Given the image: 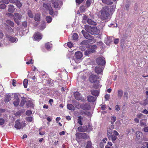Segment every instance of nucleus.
I'll list each match as a JSON object with an SVG mask.
<instances>
[{
    "mask_svg": "<svg viewBox=\"0 0 148 148\" xmlns=\"http://www.w3.org/2000/svg\"><path fill=\"white\" fill-rule=\"evenodd\" d=\"M109 15V8L107 6L103 7L97 14L99 18L103 20H106Z\"/></svg>",
    "mask_w": 148,
    "mask_h": 148,
    "instance_id": "f257e3e1",
    "label": "nucleus"
},
{
    "mask_svg": "<svg viewBox=\"0 0 148 148\" xmlns=\"http://www.w3.org/2000/svg\"><path fill=\"white\" fill-rule=\"evenodd\" d=\"M85 29L87 32L92 35L97 34L99 32V30L96 27H92L87 25L85 26Z\"/></svg>",
    "mask_w": 148,
    "mask_h": 148,
    "instance_id": "f03ea898",
    "label": "nucleus"
},
{
    "mask_svg": "<svg viewBox=\"0 0 148 148\" xmlns=\"http://www.w3.org/2000/svg\"><path fill=\"white\" fill-rule=\"evenodd\" d=\"M92 129V127L90 125H88V126L85 125L79 127L77 128V130L80 132H89Z\"/></svg>",
    "mask_w": 148,
    "mask_h": 148,
    "instance_id": "7ed1b4c3",
    "label": "nucleus"
},
{
    "mask_svg": "<svg viewBox=\"0 0 148 148\" xmlns=\"http://www.w3.org/2000/svg\"><path fill=\"white\" fill-rule=\"evenodd\" d=\"M97 46L95 45H90L88 46V48L90 49H88L84 52V54L86 56H88L91 53H94L95 52V49L97 48Z\"/></svg>",
    "mask_w": 148,
    "mask_h": 148,
    "instance_id": "20e7f679",
    "label": "nucleus"
},
{
    "mask_svg": "<svg viewBox=\"0 0 148 148\" xmlns=\"http://www.w3.org/2000/svg\"><path fill=\"white\" fill-rule=\"evenodd\" d=\"M75 62L78 63L81 62L82 58L83 56V55L81 52L80 51H77L75 53Z\"/></svg>",
    "mask_w": 148,
    "mask_h": 148,
    "instance_id": "39448f33",
    "label": "nucleus"
},
{
    "mask_svg": "<svg viewBox=\"0 0 148 148\" xmlns=\"http://www.w3.org/2000/svg\"><path fill=\"white\" fill-rule=\"evenodd\" d=\"M14 20L18 25H20V21L18 20H21L22 18V16L21 14L17 13H14Z\"/></svg>",
    "mask_w": 148,
    "mask_h": 148,
    "instance_id": "423d86ee",
    "label": "nucleus"
},
{
    "mask_svg": "<svg viewBox=\"0 0 148 148\" xmlns=\"http://www.w3.org/2000/svg\"><path fill=\"white\" fill-rule=\"evenodd\" d=\"M75 136L78 139H84L88 138L89 136L85 133L77 132L75 134Z\"/></svg>",
    "mask_w": 148,
    "mask_h": 148,
    "instance_id": "0eeeda50",
    "label": "nucleus"
},
{
    "mask_svg": "<svg viewBox=\"0 0 148 148\" xmlns=\"http://www.w3.org/2000/svg\"><path fill=\"white\" fill-rule=\"evenodd\" d=\"M98 78V76L94 75H90L89 77L90 82L94 83H95L96 82L97 83H99V81L97 80Z\"/></svg>",
    "mask_w": 148,
    "mask_h": 148,
    "instance_id": "6e6552de",
    "label": "nucleus"
},
{
    "mask_svg": "<svg viewBox=\"0 0 148 148\" xmlns=\"http://www.w3.org/2000/svg\"><path fill=\"white\" fill-rule=\"evenodd\" d=\"M96 61L98 65H105L106 63L105 59L103 57L98 58Z\"/></svg>",
    "mask_w": 148,
    "mask_h": 148,
    "instance_id": "1a4fd4ad",
    "label": "nucleus"
},
{
    "mask_svg": "<svg viewBox=\"0 0 148 148\" xmlns=\"http://www.w3.org/2000/svg\"><path fill=\"white\" fill-rule=\"evenodd\" d=\"M91 41L92 40H86L82 41L81 42L80 45V48L81 50L82 51H84L85 50V48L84 47V48H83V46L85 45H87L91 42Z\"/></svg>",
    "mask_w": 148,
    "mask_h": 148,
    "instance_id": "9d476101",
    "label": "nucleus"
},
{
    "mask_svg": "<svg viewBox=\"0 0 148 148\" xmlns=\"http://www.w3.org/2000/svg\"><path fill=\"white\" fill-rule=\"evenodd\" d=\"M6 36L8 40L12 43H15L18 41V39L15 37H12L8 35H6Z\"/></svg>",
    "mask_w": 148,
    "mask_h": 148,
    "instance_id": "9b49d317",
    "label": "nucleus"
},
{
    "mask_svg": "<svg viewBox=\"0 0 148 148\" xmlns=\"http://www.w3.org/2000/svg\"><path fill=\"white\" fill-rule=\"evenodd\" d=\"M84 37L86 39H88L87 40H91L92 41V40H95L87 32H86L84 31V30H82L81 32Z\"/></svg>",
    "mask_w": 148,
    "mask_h": 148,
    "instance_id": "f8f14e48",
    "label": "nucleus"
},
{
    "mask_svg": "<svg viewBox=\"0 0 148 148\" xmlns=\"http://www.w3.org/2000/svg\"><path fill=\"white\" fill-rule=\"evenodd\" d=\"M80 108L84 110H88L90 108V105L87 103L82 104L80 105Z\"/></svg>",
    "mask_w": 148,
    "mask_h": 148,
    "instance_id": "ddd939ff",
    "label": "nucleus"
},
{
    "mask_svg": "<svg viewBox=\"0 0 148 148\" xmlns=\"http://www.w3.org/2000/svg\"><path fill=\"white\" fill-rule=\"evenodd\" d=\"M75 98L77 100H79L81 99L82 95L78 92H75L74 93Z\"/></svg>",
    "mask_w": 148,
    "mask_h": 148,
    "instance_id": "4468645a",
    "label": "nucleus"
},
{
    "mask_svg": "<svg viewBox=\"0 0 148 148\" xmlns=\"http://www.w3.org/2000/svg\"><path fill=\"white\" fill-rule=\"evenodd\" d=\"M15 123V124L14 126L15 128H16L17 129H20L22 128V124L18 121V120H17L16 121Z\"/></svg>",
    "mask_w": 148,
    "mask_h": 148,
    "instance_id": "2eb2a0df",
    "label": "nucleus"
},
{
    "mask_svg": "<svg viewBox=\"0 0 148 148\" xmlns=\"http://www.w3.org/2000/svg\"><path fill=\"white\" fill-rule=\"evenodd\" d=\"M6 24L5 25V26L6 27H9L8 25L12 27H13L14 26V23L10 20H7L6 21Z\"/></svg>",
    "mask_w": 148,
    "mask_h": 148,
    "instance_id": "dca6fc26",
    "label": "nucleus"
},
{
    "mask_svg": "<svg viewBox=\"0 0 148 148\" xmlns=\"http://www.w3.org/2000/svg\"><path fill=\"white\" fill-rule=\"evenodd\" d=\"M103 4L106 5H111L113 4V2L111 0H101Z\"/></svg>",
    "mask_w": 148,
    "mask_h": 148,
    "instance_id": "f3484780",
    "label": "nucleus"
},
{
    "mask_svg": "<svg viewBox=\"0 0 148 148\" xmlns=\"http://www.w3.org/2000/svg\"><path fill=\"white\" fill-rule=\"evenodd\" d=\"M87 100L89 102H94L96 100V98L93 96L89 95L87 96Z\"/></svg>",
    "mask_w": 148,
    "mask_h": 148,
    "instance_id": "a211bd4d",
    "label": "nucleus"
},
{
    "mask_svg": "<svg viewBox=\"0 0 148 148\" xmlns=\"http://www.w3.org/2000/svg\"><path fill=\"white\" fill-rule=\"evenodd\" d=\"M129 90V88H125V92H124V98L125 100H127L128 99V94L127 92V91Z\"/></svg>",
    "mask_w": 148,
    "mask_h": 148,
    "instance_id": "6ab92c4d",
    "label": "nucleus"
},
{
    "mask_svg": "<svg viewBox=\"0 0 148 148\" xmlns=\"http://www.w3.org/2000/svg\"><path fill=\"white\" fill-rule=\"evenodd\" d=\"M34 38L36 40H40L42 38L41 34L39 33H37L34 35Z\"/></svg>",
    "mask_w": 148,
    "mask_h": 148,
    "instance_id": "aec40b11",
    "label": "nucleus"
},
{
    "mask_svg": "<svg viewBox=\"0 0 148 148\" xmlns=\"http://www.w3.org/2000/svg\"><path fill=\"white\" fill-rule=\"evenodd\" d=\"M136 138L138 139H141L143 136V134L141 132L137 131L136 132Z\"/></svg>",
    "mask_w": 148,
    "mask_h": 148,
    "instance_id": "412c9836",
    "label": "nucleus"
},
{
    "mask_svg": "<svg viewBox=\"0 0 148 148\" xmlns=\"http://www.w3.org/2000/svg\"><path fill=\"white\" fill-rule=\"evenodd\" d=\"M15 10V8L14 6L11 5H8V11L9 12L11 13H13Z\"/></svg>",
    "mask_w": 148,
    "mask_h": 148,
    "instance_id": "4be33fe9",
    "label": "nucleus"
},
{
    "mask_svg": "<svg viewBox=\"0 0 148 148\" xmlns=\"http://www.w3.org/2000/svg\"><path fill=\"white\" fill-rule=\"evenodd\" d=\"M103 70L102 68L96 66L95 69V71L97 74H99Z\"/></svg>",
    "mask_w": 148,
    "mask_h": 148,
    "instance_id": "5701e85b",
    "label": "nucleus"
},
{
    "mask_svg": "<svg viewBox=\"0 0 148 148\" xmlns=\"http://www.w3.org/2000/svg\"><path fill=\"white\" fill-rule=\"evenodd\" d=\"M113 41L112 37H109L105 40V42L107 45H109L110 43Z\"/></svg>",
    "mask_w": 148,
    "mask_h": 148,
    "instance_id": "b1692460",
    "label": "nucleus"
},
{
    "mask_svg": "<svg viewBox=\"0 0 148 148\" xmlns=\"http://www.w3.org/2000/svg\"><path fill=\"white\" fill-rule=\"evenodd\" d=\"M11 96L9 94H7L5 95L4 101L5 102H8L10 100Z\"/></svg>",
    "mask_w": 148,
    "mask_h": 148,
    "instance_id": "393cba45",
    "label": "nucleus"
},
{
    "mask_svg": "<svg viewBox=\"0 0 148 148\" xmlns=\"http://www.w3.org/2000/svg\"><path fill=\"white\" fill-rule=\"evenodd\" d=\"M91 92L92 95L95 96H98L99 94V92L97 90H92Z\"/></svg>",
    "mask_w": 148,
    "mask_h": 148,
    "instance_id": "a878e982",
    "label": "nucleus"
},
{
    "mask_svg": "<svg viewBox=\"0 0 148 148\" xmlns=\"http://www.w3.org/2000/svg\"><path fill=\"white\" fill-rule=\"evenodd\" d=\"M147 121V120L146 119H144L140 120V125L141 126H146Z\"/></svg>",
    "mask_w": 148,
    "mask_h": 148,
    "instance_id": "bb28decb",
    "label": "nucleus"
},
{
    "mask_svg": "<svg viewBox=\"0 0 148 148\" xmlns=\"http://www.w3.org/2000/svg\"><path fill=\"white\" fill-rule=\"evenodd\" d=\"M26 105L27 107H31L33 106V104L30 100H28L26 101Z\"/></svg>",
    "mask_w": 148,
    "mask_h": 148,
    "instance_id": "cd10ccee",
    "label": "nucleus"
},
{
    "mask_svg": "<svg viewBox=\"0 0 148 148\" xmlns=\"http://www.w3.org/2000/svg\"><path fill=\"white\" fill-rule=\"evenodd\" d=\"M43 6L46 10H47L51 8V5L48 4L44 3L43 5Z\"/></svg>",
    "mask_w": 148,
    "mask_h": 148,
    "instance_id": "c85d7f7f",
    "label": "nucleus"
},
{
    "mask_svg": "<svg viewBox=\"0 0 148 148\" xmlns=\"http://www.w3.org/2000/svg\"><path fill=\"white\" fill-rule=\"evenodd\" d=\"M87 23L89 24L93 25H96L97 24L95 22L93 21L92 19L89 18L87 19Z\"/></svg>",
    "mask_w": 148,
    "mask_h": 148,
    "instance_id": "c756f323",
    "label": "nucleus"
},
{
    "mask_svg": "<svg viewBox=\"0 0 148 148\" xmlns=\"http://www.w3.org/2000/svg\"><path fill=\"white\" fill-rule=\"evenodd\" d=\"M51 2L52 4H53V6L55 8H58L59 4L58 2L54 0L52 1Z\"/></svg>",
    "mask_w": 148,
    "mask_h": 148,
    "instance_id": "7c9ffc66",
    "label": "nucleus"
},
{
    "mask_svg": "<svg viewBox=\"0 0 148 148\" xmlns=\"http://www.w3.org/2000/svg\"><path fill=\"white\" fill-rule=\"evenodd\" d=\"M67 108L68 109L70 110H75L74 107L71 104H68L67 105Z\"/></svg>",
    "mask_w": 148,
    "mask_h": 148,
    "instance_id": "2f4dec72",
    "label": "nucleus"
},
{
    "mask_svg": "<svg viewBox=\"0 0 148 148\" xmlns=\"http://www.w3.org/2000/svg\"><path fill=\"white\" fill-rule=\"evenodd\" d=\"M118 96L119 98L121 99L123 95V91L121 90H119L118 91Z\"/></svg>",
    "mask_w": 148,
    "mask_h": 148,
    "instance_id": "473e14b6",
    "label": "nucleus"
},
{
    "mask_svg": "<svg viewBox=\"0 0 148 148\" xmlns=\"http://www.w3.org/2000/svg\"><path fill=\"white\" fill-rule=\"evenodd\" d=\"M34 19L35 21H39L40 20V15L38 14H35L34 17Z\"/></svg>",
    "mask_w": 148,
    "mask_h": 148,
    "instance_id": "72a5a7b5",
    "label": "nucleus"
},
{
    "mask_svg": "<svg viewBox=\"0 0 148 148\" xmlns=\"http://www.w3.org/2000/svg\"><path fill=\"white\" fill-rule=\"evenodd\" d=\"M112 129H111L110 127H108V128L107 130L108 136H111L112 135Z\"/></svg>",
    "mask_w": 148,
    "mask_h": 148,
    "instance_id": "f704fd0d",
    "label": "nucleus"
},
{
    "mask_svg": "<svg viewBox=\"0 0 148 148\" xmlns=\"http://www.w3.org/2000/svg\"><path fill=\"white\" fill-rule=\"evenodd\" d=\"M26 99L24 98H23L20 104V106L21 107L23 106L24 105L25 102H26Z\"/></svg>",
    "mask_w": 148,
    "mask_h": 148,
    "instance_id": "c9c22d12",
    "label": "nucleus"
},
{
    "mask_svg": "<svg viewBox=\"0 0 148 148\" xmlns=\"http://www.w3.org/2000/svg\"><path fill=\"white\" fill-rule=\"evenodd\" d=\"M20 97L18 93H15L14 96V99L15 100L19 101L20 99L19 98Z\"/></svg>",
    "mask_w": 148,
    "mask_h": 148,
    "instance_id": "e433bc0d",
    "label": "nucleus"
},
{
    "mask_svg": "<svg viewBox=\"0 0 148 148\" xmlns=\"http://www.w3.org/2000/svg\"><path fill=\"white\" fill-rule=\"evenodd\" d=\"M16 5L18 8L21 7L22 5L21 3L18 0H16L15 2Z\"/></svg>",
    "mask_w": 148,
    "mask_h": 148,
    "instance_id": "4c0bfd02",
    "label": "nucleus"
},
{
    "mask_svg": "<svg viewBox=\"0 0 148 148\" xmlns=\"http://www.w3.org/2000/svg\"><path fill=\"white\" fill-rule=\"evenodd\" d=\"M86 148H92V143L90 141H88L87 142V145L86 146Z\"/></svg>",
    "mask_w": 148,
    "mask_h": 148,
    "instance_id": "58836bf2",
    "label": "nucleus"
},
{
    "mask_svg": "<svg viewBox=\"0 0 148 148\" xmlns=\"http://www.w3.org/2000/svg\"><path fill=\"white\" fill-rule=\"evenodd\" d=\"M78 38V34L76 33H74L73 36V40H77Z\"/></svg>",
    "mask_w": 148,
    "mask_h": 148,
    "instance_id": "ea45409f",
    "label": "nucleus"
},
{
    "mask_svg": "<svg viewBox=\"0 0 148 148\" xmlns=\"http://www.w3.org/2000/svg\"><path fill=\"white\" fill-rule=\"evenodd\" d=\"M28 82V80L26 79H25L24 80L23 83L24 87L25 88H26L27 87Z\"/></svg>",
    "mask_w": 148,
    "mask_h": 148,
    "instance_id": "a19ab883",
    "label": "nucleus"
},
{
    "mask_svg": "<svg viewBox=\"0 0 148 148\" xmlns=\"http://www.w3.org/2000/svg\"><path fill=\"white\" fill-rule=\"evenodd\" d=\"M46 19L48 23H50L52 21V18L49 16H47L46 17Z\"/></svg>",
    "mask_w": 148,
    "mask_h": 148,
    "instance_id": "79ce46f5",
    "label": "nucleus"
},
{
    "mask_svg": "<svg viewBox=\"0 0 148 148\" xmlns=\"http://www.w3.org/2000/svg\"><path fill=\"white\" fill-rule=\"evenodd\" d=\"M27 14L28 16L31 18H32L33 17L34 15L33 14L32 12L30 10H28L27 11Z\"/></svg>",
    "mask_w": 148,
    "mask_h": 148,
    "instance_id": "37998d69",
    "label": "nucleus"
},
{
    "mask_svg": "<svg viewBox=\"0 0 148 148\" xmlns=\"http://www.w3.org/2000/svg\"><path fill=\"white\" fill-rule=\"evenodd\" d=\"M100 86V85L99 84V83H97L96 82L95 83H94L93 86L94 88H99Z\"/></svg>",
    "mask_w": 148,
    "mask_h": 148,
    "instance_id": "c03bdc74",
    "label": "nucleus"
},
{
    "mask_svg": "<svg viewBox=\"0 0 148 148\" xmlns=\"http://www.w3.org/2000/svg\"><path fill=\"white\" fill-rule=\"evenodd\" d=\"M19 101L14 100L13 102L14 105L16 107L18 106L19 104Z\"/></svg>",
    "mask_w": 148,
    "mask_h": 148,
    "instance_id": "a18cd8bd",
    "label": "nucleus"
},
{
    "mask_svg": "<svg viewBox=\"0 0 148 148\" xmlns=\"http://www.w3.org/2000/svg\"><path fill=\"white\" fill-rule=\"evenodd\" d=\"M86 8L84 5H82L80 8V10L81 12H83L85 11Z\"/></svg>",
    "mask_w": 148,
    "mask_h": 148,
    "instance_id": "49530a36",
    "label": "nucleus"
},
{
    "mask_svg": "<svg viewBox=\"0 0 148 148\" xmlns=\"http://www.w3.org/2000/svg\"><path fill=\"white\" fill-rule=\"evenodd\" d=\"M91 1L90 0H88L86 2V5L87 7H88L90 5Z\"/></svg>",
    "mask_w": 148,
    "mask_h": 148,
    "instance_id": "de8ad7c7",
    "label": "nucleus"
},
{
    "mask_svg": "<svg viewBox=\"0 0 148 148\" xmlns=\"http://www.w3.org/2000/svg\"><path fill=\"white\" fill-rule=\"evenodd\" d=\"M111 120L112 121L111 122V124H113L116 121V117L115 116H114L111 117Z\"/></svg>",
    "mask_w": 148,
    "mask_h": 148,
    "instance_id": "09e8293b",
    "label": "nucleus"
},
{
    "mask_svg": "<svg viewBox=\"0 0 148 148\" xmlns=\"http://www.w3.org/2000/svg\"><path fill=\"white\" fill-rule=\"evenodd\" d=\"M82 119V117L81 116H79L78 117V119H77L78 121V123L80 125H82V121L81 120V119Z\"/></svg>",
    "mask_w": 148,
    "mask_h": 148,
    "instance_id": "8fccbe9b",
    "label": "nucleus"
},
{
    "mask_svg": "<svg viewBox=\"0 0 148 148\" xmlns=\"http://www.w3.org/2000/svg\"><path fill=\"white\" fill-rule=\"evenodd\" d=\"M33 118L32 116H29L26 118V120L29 122H31L33 120Z\"/></svg>",
    "mask_w": 148,
    "mask_h": 148,
    "instance_id": "3c124183",
    "label": "nucleus"
},
{
    "mask_svg": "<svg viewBox=\"0 0 148 148\" xmlns=\"http://www.w3.org/2000/svg\"><path fill=\"white\" fill-rule=\"evenodd\" d=\"M32 114V111L30 110H27L26 112V114L27 115L30 116Z\"/></svg>",
    "mask_w": 148,
    "mask_h": 148,
    "instance_id": "603ef678",
    "label": "nucleus"
},
{
    "mask_svg": "<svg viewBox=\"0 0 148 148\" xmlns=\"http://www.w3.org/2000/svg\"><path fill=\"white\" fill-rule=\"evenodd\" d=\"M48 10H49V13L50 15H52L53 14L54 12L52 8L51 9H49Z\"/></svg>",
    "mask_w": 148,
    "mask_h": 148,
    "instance_id": "864d4df0",
    "label": "nucleus"
},
{
    "mask_svg": "<svg viewBox=\"0 0 148 148\" xmlns=\"http://www.w3.org/2000/svg\"><path fill=\"white\" fill-rule=\"evenodd\" d=\"M6 7L5 5L4 4H2L0 5V9H4Z\"/></svg>",
    "mask_w": 148,
    "mask_h": 148,
    "instance_id": "5fc2aeb1",
    "label": "nucleus"
},
{
    "mask_svg": "<svg viewBox=\"0 0 148 148\" xmlns=\"http://www.w3.org/2000/svg\"><path fill=\"white\" fill-rule=\"evenodd\" d=\"M34 60L32 59H31L30 61H29L28 62H26L27 64H33Z\"/></svg>",
    "mask_w": 148,
    "mask_h": 148,
    "instance_id": "6e6d98bb",
    "label": "nucleus"
},
{
    "mask_svg": "<svg viewBox=\"0 0 148 148\" xmlns=\"http://www.w3.org/2000/svg\"><path fill=\"white\" fill-rule=\"evenodd\" d=\"M4 123V120L3 119L0 118V125H3Z\"/></svg>",
    "mask_w": 148,
    "mask_h": 148,
    "instance_id": "4d7b16f0",
    "label": "nucleus"
},
{
    "mask_svg": "<svg viewBox=\"0 0 148 148\" xmlns=\"http://www.w3.org/2000/svg\"><path fill=\"white\" fill-rule=\"evenodd\" d=\"M110 95L109 94H106L105 96V98L106 100H108L110 98Z\"/></svg>",
    "mask_w": 148,
    "mask_h": 148,
    "instance_id": "13d9d810",
    "label": "nucleus"
},
{
    "mask_svg": "<svg viewBox=\"0 0 148 148\" xmlns=\"http://www.w3.org/2000/svg\"><path fill=\"white\" fill-rule=\"evenodd\" d=\"M84 0H76V2L78 5L81 3Z\"/></svg>",
    "mask_w": 148,
    "mask_h": 148,
    "instance_id": "bf43d9fd",
    "label": "nucleus"
},
{
    "mask_svg": "<svg viewBox=\"0 0 148 148\" xmlns=\"http://www.w3.org/2000/svg\"><path fill=\"white\" fill-rule=\"evenodd\" d=\"M117 137L114 135H112V140L113 141H115Z\"/></svg>",
    "mask_w": 148,
    "mask_h": 148,
    "instance_id": "052dcab7",
    "label": "nucleus"
},
{
    "mask_svg": "<svg viewBox=\"0 0 148 148\" xmlns=\"http://www.w3.org/2000/svg\"><path fill=\"white\" fill-rule=\"evenodd\" d=\"M45 48L47 49H50L51 47L48 44H46L45 45Z\"/></svg>",
    "mask_w": 148,
    "mask_h": 148,
    "instance_id": "680f3d73",
    "label": "nucleus"
},
{
    "mask_svg": "<svg viewBox=\"0 0 148 148\" xmlns=\"http://www.w3.org/2000/svg\"><path fill=\"white\" fill-rule=\"evenodd\" d=\"M21 114V112L20 111H18L15 114V115L16 116H18Z\"/></svg>",
    "mask_w": 148,
    "mask_h": 148,
    "instance_id": "e2e57ef3",
    "label": "nucleus"
},
{
    "mask_svg": "<svg viewBox=\"0 0 148 148\" xmlns=\"http://www.w3.org/2000/svg\"><path fill=\"white\" fill-rule=\"evenodd\" d=\"M143 130L145 132H148V127H145L143 129Z\"/></svg>",
    "mask_w": 148,
    "mask_h": 148,
    "instance_id": "0e129e2a",
    "label": "nucleus"
},
{
    "mask_svg": "<svg viewBox=\"0 0 148 148\" xmlns=\"http://www.w3.org/2000/svg\"><path fill=\"white\" fill-rule=\"evenodd\" d=\"M8 29V32H13V29L10 27H7Z\"/></svg>",
    "mask_w": 148,
    "mask_h": 148,
    "instance_id": "69168bd1",
    "label": "nucleus"
},
{
    "mask_svg": "<svg viewBox=\"0 0 148 148\" xmlns=\"http://www.w3.org/2000/svg\"><path fill=\"white\" fill-rule=\"evenodd\" d=\"M142 112L144 114H148V110L146 109H145Z\"/></svg>",
    "mask_w": 148,
    "mask_h": 148,
    "instance_id": "338daca9",
    "label": "nucleus"
},
{
    "mask_svg": "<svg viewBox=\"0 0 148 148\" xmlns=\"http://www.w3.org/2000/svg\"><path fill=\"white\" fill-rule=\"evenodd\" d=\"M143 116V114L141 113H139L137 114V116L138 118H140L142 117V116Z\"/></svg>",
    "mask_w": 148,
    "mask_h": 148,
    "instance_id": "774afa93",
    "label": "nucleus"
}]
</instances>
